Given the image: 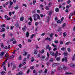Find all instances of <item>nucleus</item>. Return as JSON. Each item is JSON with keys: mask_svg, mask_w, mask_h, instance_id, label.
<instances>
[{"mask_svg": "<svg viewBox=\"0 0 75 75\" xmlns=\"http://www.w3.org/2000/svg\"><path fill=\"white\" fill-rule=\"evenodd\" d=\"M5 24H3L1 25V28H4V27H5Z\"/></svg>", "mask_w": 75, "mask_h": 75, "instance_id": "b1692460", "label": "nucleus"}, {"mask_svg": "<svg viewBox=\"0 0 75 75\" xmlns=\"http://www.w3.org/2000/svg\"><path fill=\"white\" fill-rule=\"evenodd\" d=\"M1 47H4V44L3 43H1Z\"/></svg>", "mask_w": 75, "mask_h": 75, "instance_id": "4d7b16f0", "label": "nucleus"}, {"mask_svg": "<svg viewBox=\"0 0 75 75\" xmlns=\"http://www.w3.org/2000/svg\"><path fill=\"white\" fill-rule=\"evenodd\" d=\"M17 43V41L16 40L14 41L13 42V44H16Z\"/></svg>", "mask_w": 75, "mask_h": 75, "instance_id": "72a5a7b5", "label": "nucleus"}, {"mask_svg": "<svg viewBox=\"0 0 75 75\" xmlns=\"http://www.w3.org/2000/svg\"><path fill=\"white\" fill-rule=\"evenodd\" d=\"M18 6H16L14 7V8L15 10H18Z\"/></svg>", "mask_w": 75, "mask_h": 75, "instance_id": "79ce46f5", "label": "nucleus"}, {"mask_svg": "<svg viewBox=\"0 0 75 75\" xmlns=\"http://www.w3.org/2000/svg\"><path fill=\"white\" fill-rule=\"evenodd\" d=\"M37 53V50H35V52H34V54H35Z\"/></svg>", "mask_w": 75, "mask_h": 75, "instance_id": "58836bf2", "label": "nucleus"}, {"mask_svg": "<svg viewBox=\"0 0 75 75\" xmlns=\"http://www.w3.org/2000/svg\"><path fill=\"white\" fill-rule=\"evenodd\" d=\"M64 55L65 56H67V55H68V53L67 52H64Z\"/></svg>", "mask_w": 75, "mask_h": 75, "instance_id": "473e14b6", "label": "nucleus"}, {"mask_svg": "<svg viewBox=\"0 0 75 75\" xmlns=\"http://www.w3.org/2000/svg\"><path fill=\"white\" fill-rule=\"evenodd\" d=\"M71 7V4H69V6H66L67 9H68L69 7Z\"/></svg>", "mask_w": 75, "mask_h": 75, "instance_id": "2eb2a0df", "label": "nucleus"}, {"mask_svg": "<svg viewBox=\"0 0 75 75\" xmlns=\"http://www.w3.org/2000/svg\"><path fill=\"white\" fill-rule=\"evenodd\" d=\"M66 25V24L65 23H64L62 25V28H64V27H65Z\"/></svg>", "mask_w": 75, "mask_h": 75, "instance_id": "bb28decb", "label": "nucleus"}, {"mask_svg": "<svg viewBox=\"0 0 75 75\" xmlns=\"http://www.w3.org/2000/svg\"><path fill=\"white\" fill-rule=\"evenodd\" d=\"M55 11L56 12H59V9L58 8H56L55 9Z\"/></svg>", "mask_w": 75, "mask_h": 75, "instance_id": "393cba45", "label": "nucleus"}, {"mask_svg": "<svg viewBox=\"0 0 75 75\" xmlns=\"http://www.w3.org/2000/svg\"><path fill=\"white\" fill-rule=\"evenodd\" d=\"M27 27H26V26H25L24 28H22V30L23 31H25V29Z\"/></svg>", "mask_w": 75, "mask_h": 75, "instance_id": "ddd939ff", "label": "nucleus"}, {"mask_svg": "<svg viewBox=\"0 0 75 75\" xmlns=\"http://www.w3.org/2000/svg\"><path fill=\"white\" fill-rule=\"evenodd\" d=\"M52 5V2H51L49 3V4L48 5V6H49V7H51Z\"/></svg>", "mask_w": 75, "mask_h": 75, "instance_id": "a211bd4d", "label": "nucleus"}, {"mask_svg": "<svg viewBox=\"0 0 75 75\" xmlns=\"http://www.w3.org/2000/svg\"><path fill=\"white\" fill-rule=\"evenodd\" d=\"M54 42L56 43V44H58V41L57 40L54 41Z\"/></svg>", "mask_w": 75, "mask_h": 75, "instance_id": "bf43d9fd", "label": "nucleus"}, {"mask_svg": "<svg viewBox=\"0 0 75 75\" xmlns=\"http://www.w3.org/2000/svg\"><path fill=\"white\" fill-rule=\"evenodd\" d=\"M41 17H45V15H43L42 14H40Z\"/></svg>", "mask_w": 75, "mask_h": 75, "instance_id": "aec40b11", "label": "nucleus"}, {"mask_svg": "<svg viewBox=\"0 0 75 75\" xmlns=\"http://www.w3.org/2000/svg\"><path fill=\"white\" fill-rule=\"evenodd\" d=\"M69 66L71 67H73V68H74L75 67V65L73 63H71L69 64Z\"/></svg>", "mask_w": 75, "mask_h": 75, "instance_id": "39448f33", "label": "nucleus"}, {"mask_svg": "<svg viewBox=\"0 0 75 75\" xmlns=\"http://www.w3.org/2000/svg\"><path fill=\"white\" fill-rule=\"evenodd\" d=\"M45 35V33H43L41 35V36L43 37Z\"/></svg>", "mask_w": 75, "mask_h": 75, "instance_id": "e2e57ef3", "label": "nucleus"}, {"mask_svg": "<svg viewBox=\"0 0 75 75\" xmlns=\"http://www.w3.org/2000/svg\"><path fill=\"white\" fill-rule=\"evenodd\" d=\"M26 36L28 38L29 37V33L28 32H27Z\"/></svg>", "mask_w": 75, "mask_h": 75, "instance_id": "5701e85b", "label": "nucleus"}, {"mask_svg": "<svg viewBox=\"0 0 75 75\" xmlns=\"http://www.w3.org/2000/svg\"><path fill=\"white\" fill-rule=\"evenodd\" d=\"M33 17L34 18V21H36L37 20V18L36 17H37V15H35V14H34L33 15Z\"/></svg>", "mask_w": 75, "mask_h": 75, "instance_id": "7ed1b4c3", "label": "nucleus"}, {"mask_svg": "<svg viewBox=\"0 0 75 75\" xmlns=\"http://www.w3.org/2000/svg\"><path fill=\"white\" fill-rule=\"evenodd\" d=\"M5 35H6V34H5V33H4L2 35V37H3V38H4L5 37Z\"/></svg>", "mask_w": 75, "mask_h": 75, "instance_id": "09e8293b", "label": "nucleus"}, {"mask_svg": "<svg viewBox=\"0 0 75 75\" xmlns=\"http://www.w3.org/2000/svg\"><path fill=\"white\" fill-rule=\"evenodd\" d=\"M65 50V48L64 47H62L61 48V50H62V51L64 50Z\"/></svg>", "mask_w": 75, "mask_h": 75, "instance_id": "49530a36", "label": "nucleus"}, {"mask_svg": "<svg viewBox=\"0 0 75 75\" xmlns=\"http://www.w3.org/2000/svg\"><path fill=\"white\" fill-rule=\"evenodd\" d=\"M60 60V57H58L56 59L57 61H59Z\"/></svg>", "mask_w": 75, "mask_h": 75, "instance_id": "37998d69", "label": "nucleus"}, {"mask_svg": "<svg viewBox=\"0 0 75 75\" xmlns=\"http://www.w3.org/2000/svg\"><path fill=\"white\" fill-rule=\"evenodd\" d=\"M23 74V72L20 71L18 73V75H22Z\"/></svg>", "mask_w": 75, "mask_h": 75, "instance_id": "6ab92c4d", "label": "nucleus"}, {"mask_svg": "<svg viewBox=\"0 0 75 75\" xmlns=\"http://www.w3.org/2000/svg\"><path fill=\"white\" fill-rule=\"evenodd\" d=\"M36 15V16H37L38 19H39V20H41V18H40V16L38 14H35Z\"/></svg>", "mask_w": 75, "mask_h": 75, "instance_id": "9b49d317", "label": "nucleus"}, {"mask_svg": "<svg viewBox=\"0 0 75 75\" xmlns=\"http://www.w3.org/2000/svg\"><path fill=\"white\" fill-rule=\"evenodd\" d=\"M63 42H64V41L62 40H61L60 42V44H61V45L62 44H63Z\"/></svg>", "mask_w": 75, "mask_h": 75, "instance_id": "680f3d73", "label": "nucleus"}, {"mask_svg": "<svg viewBox=\"0 0 75 75\" xmlns=\"http://www.w3.org/2000/svg\"><path fill=\"white\" fill-rule=\"evenodd\" d=\"M14 38H12L10 40V41L11 42V41H14Z\"/></svg>", "mask_w": 75, "mask_h": 75, "instance_id": "c85d7f7f", "label": "nucleus"}, {"mask_svg": "<svg viewBox=\"0 0 75 75\" xmlns=\"http://www.w3.org/2000/svg\"><path fill=\"white\" fill-rule=\"evenodd\" d=\"M67 34L66 32H64L63 33V35L64 37H66V36H67Z\"/></svg>", "mask_w": 75, "mask_h": 75, "instance_id": "412c9836", "label": "nucleus"}, {"mask_svg": "<svg viewBox=\"0 0 75 75\" xmlns=\"http://www.w3.org/2000/svg\"><path fill=\"white\" fill-rule=\"evenodd\" d=\"M19 49L18 48H17L16 50H15L13 52V54H14L16 52V51H18Z\"/></svg>", "mask_w": 75, "mask_h": 75, "instance_id": "dca6fc26", "label": "nucleus"}, {"mask_svg": "<svg viewBox=\"0 0 75 75\" xmlns=\"http://www.w3.org/2000/svg\"><path fill=\"white\" fill-rule=\"evenodd\" d=\"M30 55L29 54L28 55L27 58V59H29V58H30Z\"/></svg>", "mask_w": 75, "mask_h": 75, "instance_id": "6e6d98bb", "label": "nucleus"}, {"mask_svg": "<svg viewBox=\"0 0 75 75\" xmlns=\"http://www.w3.org/2000/svg\"><path fill=\"white\" fill-rule=\"evenodd\" d=\"M45 8L46 10H49V8L48 6L45 7Z\"/></svg>", "mask_w": 75, "mask_h": 75, "instance_id": "f704fd0d", "label": "nucleus"}, {"mask_svg": "<svg viewBox=\"0 0 75 75\" xmlns=\"http://www.w3.org/2000/svg\"><path fill=\"white\" fill-rule=\"evenodd\" d=\"M73 14V13H71L70 14V16H69V17H71L72 16V15Z\"/></svg>", "mask_w": 75, "mask_h": 75, "instance_id": "052dcab7", "label": "nucleus"}, {"mask_svg": "<svg viewBox=\"0 0 75 75\" xmlns=\"http://www.w3.org/2000/svg\"><path fill=\"white\" fill-rule=\"evenodd\" d=\"M65 44L66 45H70V44H72V43L70 42H66Z\"/></svg>", "mask_w": 75, "mask_h": 75, "instance_id": "6e6552de", "label": "nucleus"}, {"mask_svg": "<svg viewBox=\"0 0 75 75\" xmlns=\"http://www.w3.org/2000/svg\"><path fill=\"white\" fill-rule=\"evenodd\" d=\"M51 39H54V38H49L47 37L46 38L45 40H46V41H47V40H49V41H51Z\"/></svg>", "mask_w": 75, "mask_h": 75, "instance_id": "20e7f679", "label": "nucleus"}, {"mask_svg": "<svg viewBox=\"0 0 75 75\" xmlns=\"http://www.w3.org/2000/svg\"><path fill=\"white\" fill-rule=\"evenodd\" d=\"M27 55V52H25L23 54V55H24V56H25V55Z\"/></svg>", "mask_w": 75, "mask_h": 75, "instance_id": "de8ad7c7", "label": "nucleus"}, {"mask_svg": "<svg viewBox=\"0 0 75 75\" xmlns=\"http://www.w3.org/2000/svg\"><path fill=\"white\" fill-rule=\"evenodd\" d=\"M5 53L4 52H2L0 54V58H2L4 56V54Z\"/></svg>", "mask_w": 75, "mask_h": 75, "instance_id": "f257e3e1", "label": "nucleus"}, {"mask_svg": "<svg viewBox=\"0 0 75 75\" xmlns=\"http://www.w3.org/2000/svg\"><path fill=\"white\" fill-rule=\"evenodd\" d=\"M67 50L69 52H71V49H70V48H68L67 49Z\"/></svg>", "mask_w": 75, "mask_h": 75, "instance_id": "8fccbe9b", "label": "nucleus"}, {"mask_svg": "<svg viewBox=\"0 0 75 75\" xmlns=\"http://www.w3.org/2000/svg\"><path fill=\"white\" fill-rule=\"evenodd\" d=\"M6 73V71H3L1 72V74H2V75H4V74Z\"/></svg>", "mask_w": 75, "mask_h": 75, "instance_id": "f3484780", "label": "nucleus"}, {"mask_svg": "<svg viewBox=\"0 0 75 75\" xmlns=\"http://www.w3.org/2000/svg\"><path fill=\"white\" fill-rule=\"evenodd\" d=\"M11 18H10V17H9L7 18L6 19L7 20H10Z\"/></svg>", "mask_w": 75, "mask_h": 75, "instance_id": "69168bd1", "label": "nucleus"}, {"mask_svg": "<svg viewBox=\"0 0 75 75\" xmlns=\"http://www.w3.org/2000/svg\"><path fill=\"white\" fill-rule=\"evenodd\" d=\"M61 30H62V28H61V27H60L59 28V29L58 30V31H61Z\"/></svg>", "mask_w": 75, "mask_h": 75, "instance_id": "a18cd8bd", "label": "nucleus"}, {"mask_svg": "<svg viewBox=\"0 0 75 75\" xmlns=\"http://www.w3.org/2000/svg\"><path fill=\"white\" fill-rule=\"evenodd\" d=\"M36 3V1L35 0H34L33 1V4L34 5L35 4V3Z\"/></svg>", "mask_w": 75, "mask_h": 75, "instance_id": "7c9ffc66", "label": "nucleus"}, {"mask_svg": "<svg viewBox=\"0 0 75 75\" xmlns=\"http://www.w3.org/2000/svg\"><path fill=\"white\" fill-rule=\"evenodd\" d=\"M52 11H50L49 12H48L49 15H51V14H52Z\"/></svg>", "mask_w": 75, "mask_h": 75, "instance_id": "4c0bfd02", "label": "nucleus"}, {"mask_svg": "<svg viewBox=\"0 0 75 75\" xmlns=\"http://www.w3.org/2000/svg\"><path fill=\"white\" fill-rule=\"evenodd\" d=\"M59 65V63H54L53 64L52 67H55V66H57V65Z\"/></svg>", "mask_w": 75, "mask_h": 75, "instance_id": "0eeeda50", "label": "nucleus"}, {"mask_svg": "<svg viewBox=\"0 0 75 75\" xmlns=\"http://www.w3.org/2000/svg\"><path fill=\"white\" fill-rule=\"evenodd\" d=\"M58 54H59V55H61V54L60 53H58L57 52H56V53L54 55L55 57H57V56H58Z\"/></svg>", "mask_w": 75, "mask_h": 75, "instance_id": "1a4fd4ad", "label": "nucleus"}, {"mask_svg": "<svg viewBox=\"0 0 75 75\" xmlns=\"http://www.w3.org/2000/svg\"><path fill=\"white\" fill-rule=\"evenodd\" d=\"M29 20L30 21V22H29L28 23V25H31V22L32 21V18H31V17H30Z\"/></svg>", "mask_w": 75, "mask_h": 75, "instance_id": "f03ea898", "label": "nucleus"}, {"mask_svg": "<svg viewBox=\"0 0 75 75\" xmlns=\"http://www.w3.org/2000/svg\"><path fill=\"white\" fill-rule=\"evenodd\" d=\"M21 66H22V64H20L19 66V68H21Z\"/></svg>", "mask_w": 75, "mask_h": 75, "instance_id": "338daca9", "label": "nucleus"}, {"mask_svg": "<svg viewBox=\"0 0 75 75\" xmlns=\"http://www.w3.org/2000/svg\"><path fill=\"white\" fill-rule=\"evenodd\" d=\"M21 59V56H20L18 58V59H19V60H20V59Z\"/></svg>", "mask_w": 75, "mask_h": 75, "instance_id": "774afa93", "label": "nucleus"}, {"mask_svg": "<svg viewBox=\"0 0 75 75\" xmlns=\"http://www.w3.org/2000/svg\"><path fill=\"white\" fill-rule=\"evenodd\" d=\"M34 60L35 59L33 57H32L31 58V61L32 62H34Z\"/></svg>", "mask_w": 75, "mask_h": 75, "instance_id": "c756f323", "label": "nucleus"}, {"mask_svg": "<svg viewBox=\"0 0 75 75\" xmlns=\"http://www.w3.org/2000/svg\"><path fill=\"white\" fill-rule=\"evenodd\" d=\"M64 17H62L61 19V21H63V20H64Z\"/></svg>", "mask_w": 75, "mask_h": 75, "instance_id": "603ef678", "label": "nucleus"}, {"mask_svg": "<svg viewBox=\"0 0 75 75\" xmlns=\"http://www.w3.org/2000/svg\"><path fill=\"white\" fill-rule=\"evenodd\" d=\"M34 68V66L30 67V69H33Z\"/></svg>", "mask_w": 75, "mask_h": 75, "instance_id": "3c124183", "label": "nucleus"}, {"mask_svg": "<svg viewBox=\"0 0 75 75\" xmlns=\"http://www.w3.org/2000/svg\"><path fill=\"white\" fill-rule=\"evenodd\" d=\"M64 61H65V62H67V57L65 58V59H63L62 60V61L63 62H64Z\"/></svg>", "mask_w": 75, "mask_h": 75, "instance_id": "f8f14e48", "label": "nucleus"}, {"mask_svg": "<svg viewBox=\"0 0 75 75\" xmlns=\"http://www.w3.org/2000/svg\"><path fill=\"white\" fill-rule=\"evenodd\" d=\"M6 61H7V60H5V62L2 64V66H3L4 65V64H5V63H6Z\"/></svg>", "mask_w": 75, "mask_h": 75, "instance_id": "ea45409f", "label": "nucleus"}, {"mask_svg": "<svg viewBox=\"0 0 75 75\" xmlns=\"http://www.w3.org/2000/svg\"><path fill=\"white\" fill-rule=\"evenodd\" d=\"M53 35H54V34L53 33H51L50 34V36L51 38H52L53 37H52V36H53Z\"/></svg>", "mask_w": 75, "mask_h": 75, "instance_id": "2f4dec72", "label": "nucleus"}, {"mask_svg": "<svg viewBox=\"0 0 75 75\" xmlns=\"http://www.w3.org/2000/svg\"><path fill=\"white\" fill-rule=\"evenodd\" d=\"M0 31L1 33H3V32L5 31V29H4V28H2L1 29Z\"/></svg>", "mask_w": 75, "mask_h": 75, "instance_id": "4468645a", "label": "nucleus"}, {"mask_svg": "<svg viewBox=\"0 0 75 75\" xmlns=\"http://www.w3.org/2000/svg\"><path fill=\"white\" fill-rule=\"evenodd\" d=\"M13 4V2H12V1H10V6H11V5H12Z\"/></svg>", "mask_w": 75, "mask_h": 75, "instance_id": "a19ab883", "label": "nucleus"}, {"mask_svg": "<svg viewBox=\"0 0 75 75\" xmlns=\"http://www.w3.org/2000/svg\"><path fill=\"white\" fill-rule=\"evenodd\" d=\"M50 54H51V55H52V56H54V52H50Z\"/></svg>", "mask_w": 75, "mask_h": 75, "instance_id": "a878e982", "label": "nucleus"}, {"mask_svg": "<svg viewBox=\"0 0 75 75\" xmlns=\"http://www.w3.org/2000/svg\"><path fill=\"white\" fill-rule=\"evenodd\" d=\"M60 67L61 69H66V68H67L65 67V66L64 65H62Z\"/></svg>", "mask_w": 75, "mask_h": 75, "instance_id": "423d86ee", "label": "nucleus"}, {"mask_svg": "<svg viewBox=\"0 0 75 75\" xmlns=\"http://www.w3.org/2000/svg\"><path fill=\"white\" fill-rule=\"evenodd\" d=\"M23 6H25V7H27V5L26 4H23Z\"/></svg>", "mask_w": 75, "mask_h": 75, "instance_id": "c9c22d12", "label": "nucleus"}, {"mask_svg": "<svg viewBox=\"0 0 75 75\" xmlns=\"http://www.w3.org/2000/svg\"><path fill=\"white\" fill-rule=\"evenodd\" d=\"M72 59L73 61H74L75 60V54H74V56L73 57Z\"/></svg>", "mask_w": 75, "mask_h": 75, "instance_id": "e433bc0d", "label": "nucleus"}, {"mask_svg": "<svg viewBox=\"0 0 75 75\" xmlns=\"http://www.w3.org/2000/svg\"><path fill=\"white\" fill-rule=\"evenodd\" d=\"M18 46L19 47H22V45L21 44H19Z\"/></svg>", "mask_w": 75, "mask_h": 75, "instance_id": "13d9d810", "label": "nucleus"}, {"mask_svg": "<svg viewBox=\"0 0 75 75\" xmlns=\"http://www.w3.org/2000/svg\"><path fill=\"white\" fill-rule=\"evenodd\" d=\"M8 54L6 53L5 56L4 58H6L7 59H8Z\"/></svg>", "mask_w": 75, "mask_h": 75, "instance_id": "9d476101", "label": "nucleus"}, {"mask_svg": "<svg viewBox=\"0 0 75 75\" xmlns=\"http://www.w3.org/2000/svg\"><path fill=\"white\" fill-rule=\"evenodd\" d=\"M52 45L53 47H57V45H55L53 44H52Z\"/></svg>", "mask_w": 75, "mask_h": 75, "instance_id": "c03bdc74", "label": "nucleus"}, {"mask_svg": "<svg viewBox=\"0 0 75 75\" xmlns=\"http://www.w3.org/2000/svg\"><path fill=\"white\" fill-rule=\"evenodd\" d=\"M16 68V65H14L13 66V68H12V69H15V68Z\"/></svg>", "mask_w": 75, "mask_h": 75, "instance_id": "864d4df0", "label": "nucleus"}, {"mask_svg": "<svg viewBox=\"0 0 75 75\" xmlns=\"http://www.w3.org/2000/svg\"><path fill=\"white\" fill-rule=\"evenodd\" d=\"M20 20L21 21H23L24 20V17H21L20 19Z\"/></svg>", "mask_w": 75, "mask_h": 75, "instance_id": "4be33fe9", "label": "nucleus"}, {"mask_svg": "<svg viewBox=\"0 0 75 75\" xmlns=\"http://www.w3.org/2000/svg\"><path fill=\"white\" fill-rule=\"evenodd\" d=\"M57 23H59L60 24L61 23H62V21H61L59 20H58L57 21Z\"/></svg>", "mask_w": 75, "mask_h": 75, "instance_id": "cd10ccee", "label": "nucleus"}, {"mask_svg": "<svg viewBox=\"0 0 75 75\" xmlns=\"http://www.w3.org/2000/svg\"><path fill=\"white\" fill-rule=\"evenodd\" d=\"M34 35L33 34L30 37V38H33L34 37Z\"/></svg>", "mask_w": 75, "mask_h": 75, "instance_id": "5fc2aeb1", "label": "nucleus"}, {"mask_svg": "<svg viewBox=\"0 0 75 75\" xmlns=\"http://www.w3.org/2000/svg\"><path fill=\"white\" fill-rule=\"evenodd\" d=\"M28 42H31V40L30 39H28Z\"/></svg>", "mask_w": 75, "mask_h": 75, "instance_id": "0e129e2a", "label": "nucleus"}]
</instances>
